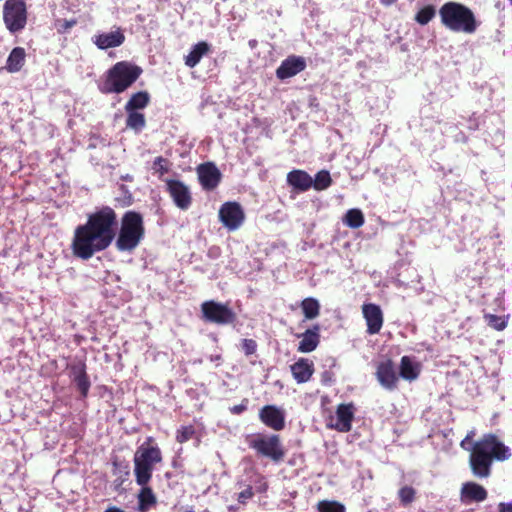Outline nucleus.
Here are the masks:
<instances>
[{"instance_id":"nucleus-1","label":"nucleus","mask_w":512,"mask_h":512,"mask_svg":"<svg viewBox=\"0 0 512 512\" xmlns=\"http://www.w3.org/2000/svg\"><path fill=\"white\" fill-rule=\"evenodd\" d=\"M117 225V214L110 206H102L90 213L87 221L74 231L71 244L73 255L88 260L106 250L115 239Z\"/></svg>"},{"instance_id":"nucleus-2","label":"nucleus","mask_w":512,"mask_h":512,"mask_svg":"<svg viewBox=\"0 0 512 512\" xmlns=\"http://www.w3.org/2000/svg\"><path fill=\"white\" fill-rule=\"evenodd\" d=\"M474 432H469L461 441L460 446L468 450L466 443L472 440ZM469 466L472 474L477 478H488L491 475L494 461L503 462L511 457V451L497 435L484 434L480 439L472 443L469 449Z\"/></svg>"},{"instance_id":"nucleus-3","label":"nucleus","mask_w":512,"mask_h":512,"mask_svg":"<svg viewBox=\"0 0 512 512\" xmlns=\"http://www.w3.org/2000/svg\"><path fill=\"white\" fill-rule=\"evenodd\" d=\"M441 23L453 32L473 34L478 28V22L473 11L466 5L449 1L439 9Z\"/></svg>"},{"instance_id":"nucleus-4","label":"nucleus","mask_w":512,"mask_h":512,"mask_svg":"<svg viewBox=\"0 0 512 512\" xmlns=\"http://www.w3.org/2000/svg\"><path fill=\"white\" fill-rule=\"evenodd\" d=\"M163 460L161 449L151 436L147 437L134 454V475L138 485L149 484L154 466Z\"/></svg>"},{"instance_id":"nucleus-5","label":"nucleus","mask_w":512,"mask_h":512,"mask_svg":"<svg viewBox=\"0 0 512 512\" xmlns=\"http://www.w3.org/2000/svg\"><path fill=\"white\" fill-rule=\"evenodd\" d=\"M144 237L145 226L142 214L134 210L126 211L121 218L120 229L115 242L117 250L132 252Z\"/></svg>"},{"instance_id":"nucleus-6","label":"nucleus","mask_w":512,"mask_h":512,"mask_svg":"<svg viewBox=\"0 0 512 512\" xmlns=\"http://www.w3.org/2000/svg\"><path fill=\"white\" fill-rule=\"evenodd\" d=\"M141 74V67L128 61L117 62L106 72L99 89L104 94H120L132 86Z\"/></svg>"},{"instance_id":"nucleus-7","label":"nucleus","mask_w":512,"mask_h":512,"mask_svg":"<svg viewBox=\"0 0 512 512\" xmlns=\"http://www.w3.org/2000/svg\"><path fill=\"white\" fill-rule=\"evenodd\" d=\"M249 448L257 455L267 457L275 463L281 462L285 457V449L278 434H255L246 437Z\"/></svg>"},{"instance_id":"nucleus-8","label":"nucleus","mask_w":512,"mask_h":512,"mask_svg":"<svg viewBox=\"0 0 512 512\" xmlns=\"http://www.w3.org/2000/svg\"><path fill=\"white\" fill-rule=\"evenodd\" d=\"M202 319L209 323L217 325H229L236 321V313L228 306L216 302L214 300H208L201 304Z\"/></svg>"},{"instance_id":"nucleus-9","label":"nucleus","mask_w":512,"mask_h":512,"mask_svg":"<svg viewBox=\"0 0 512 512\" xmlns=\"http://www.w3.org/2000/svg\"><path fill=\"white\" fill-rule=\"evenodd\" d=\"M3 20L11 33L23 30L27 24V8L23 0H7L3 7Z\"/></svg>"},{"instance_id":"nucleus-10","label":"nucleus","mask_w":512,"mask_h":512,"mask_svg":"<svg viewBox=\"0 0 512 512\" xmlns=\"http://www.w3.org/2000/svg\"><path fill=\"white\" fill-rule=\"evenodd\" d=\"M219 218L230 231L238 229L245 220V213L238 202H226L219 209Z\"/></svg>"},{"instance_id":"nucleus-11","label":"nucleus","mask_w":512,"mask_h":512,"mask_svg":"<svg viewBox=\"0 0 512 512\" xmlns=\"http://www.w3.org/2000/svg\"><path fill=\"white\" fill-rule=\"evenodd\" d=\"M167 192L174 204L181 210H187L192 204V195L189 188L180 180L167 179Z\"/></svg>"},{"instance_id":"nucleus-12","label":"nucleus","mask_w":512,"mask_h":512,"mask_svg":"<svg viewBox=\"0 0 512 512\" xmlns=\"http://www.w3.org/2000/svg\"><path fill=\"white\" fill-rule=\"evenodd\" d=\"M375 375L380 385L385 389L392 391L397 388L399 377L391 359L378 363Z\"/></svg>"},{"instance_id":"nucleus-13","label":"nucleus","mask_w":512,"mask_h":512,"mask_svg":"<svg viewBox=\"0 0 512 512\" xmlns=\"http://www.w3.org/2000/svg\"><path fill=\"white\" fill-rule=\"evenodd\" d=\"M197 175L202 188L206 191L214 190L222 178L220 170L212 162L200 164L197 167Z\"/></svg>"},{"instance_id":"nucleus-14","label":"nucleus","mask_w":512,"mask_h":512,"mask_svg":"<svg viewBox=\"0 0 512 512\" xmlns=\"http://www.w3.org/2000/svg\"><path fill=\"white\" fill-rule=\"evenodd\" d=\"M362 314L367 325L366 332L369 335L378 334L384 323V316L380 306L374 303H364L362 305Z\"/></svg>"},{"instance_id":"nucleus-15","label":"nucleus","mask_w":512,"mask_h":512,"mask_svg":"<svg viewBox=\"0 0 512 512\" xmlns=\"http://www.w3.org/2000/svg\"><path fill=\"white\" fill-rule=\"evenodd\" d=\"M259 419L265 426L275 431H281L285 427V413L275 405L263 406L259 411Z\"/></svg>"},{"instance_id":"nucleus-16","label":"nucleus","mask_w":512,"mask_h":512,"mask_svg":"<svg viewBox=\"0 0 512 512\" xmlns=\"http://www.w3.org/2000/svg\"><path fill=\"white\" fill-rule=\"evenodd\" d=\"M306 61L302 56L291 55L283 60L276 69V77L279 80L291 78L306 69Z\"/></svg>"},{"instance_id":"nucleus-17","label":"nucleus","mask_w":512,"mask_h":512,"mask_svg":"<svg viewBox=\"0 0 512 512\" xmlns=\"http://www.w3.org/2000/svg\"><path fill=\"white\" fill-rule=\"evenodd\" d=\"M354 413L355 406L352 402L339 404L336 409L337 422L333 428L339 432H349L352 429Z\"/></svg>"},{"instance_id":"nucleus-18","label":"nucleus","mask_w":512,"mask_h":512,"mask_svg":"<svg viewBox=\"0 0 512 512\" xmlns=\"http://www.w3.org/2000/svg\"><path fill=\"white\" fill-rule=\"evenodd\" d=\"M290 371L298 384L306 383L314 374V363L307 358H299L290 366Z\"/></svg>"},{"instance_id":"nucleus-19","label":"nucleus","mask_w":512,"mask_h":512,"mask_svg":"<svg viewBox=\"0 0 512 512\" xmlns=\"http://www.w3.org/2000/svg\"><path fill=\"white\" fill-rule=\"evenodd\" d=\"M320 327L314 325L311 329H307L304 333L298 334L297 337L301 338L298 345V352L310 353L314 351L320 343Z\"/></svg>"},{"instance_id":"nucleus-20","label":"nucleus","mask_w":512,"mask_h":512,"mask_svg":"<svg viewBox=\"0 0 512 512\" xmlns=\"http://www.w3.org/2000/svg\"><path fill=\"white\" fill-rule=\"evenodd\" d=\"M124 41L125 35L120 28H117V30L109 33L96 35L94 37V44L101 50L118 47L122 45Z\"/></svg>"},{"instance_id":"nucleus-21","label":"nucleus","mask_w":512,"mask_h":512,"mask_svg":"<svg viewBox=\"0 0 512 512\" xmlns=\"http://www.w3.org/2000/svg\"><path fill=\"white\" fill-rule=\"evenodd\" d=\"M287 182L295 190L305 192L312 187V177L303 170H293L287 175Z\"/></svg>"},{"instance_id":"nucleus-22","label":"nucleus","mask_w":512,"mask_h":512,"mask_svg":"<svg viewBox=\"0 0 512 512\" xmlns=\"http://www.w3.org/2000/svg\"><path fill=\"white\" fill-rule=\"evenodd\" d=\"M462 499L469 502H482L487 498L486 489L475 482H467L463 484L461 489Z\"/></svg>"},{"instance_id":"nucleus-23","label":"nucleus","mask_w":512,"mask_h":512,"mask_svg":"<svg viewBox=\"0 0 512 512\" xmlns=\"http://www.w3.org/2000/svg\"><path fill=\"white\" fill-rule=\"evenodd\" d=\"M26 52L23 47L12 49L6 60L5 69L10 73L19 72L25 64Z\"/></svg>"},{"instance_id":"nucleus-24","label":"nucleus","mask_w":512,"mask_h":512,"mask_svg":"<svg viewBox=\"0 0 512 512\" xmlns=\"http://www.w3.org/2000/svg\"><path fill=\"white\" fill-rule=\"evenodd\" d=\"M210 51V45L205 41H200L195 44L188 55L185 56V65L189 68H194L199 64L202 57L208 54Z\"/></svg>"},{"instance_id":"nucleus-25","label":"nucleus","mask_w":512,"mask_h":512,"mask_svg":"<svg viewBox=\"0 0 512 512\" xmlns=\"http://www.w3.org/2000/svg\"><path fill=\"white\" fill-rule=\"evenodd\" d=\"M421 371L419 363H414L409 356H403L400 361V376L408 381L418 378Z\"/></svg>"},{"instance_id":"nucleus-26","label":"nucleus","mask_w":512,"mask_h":512,"mask_svg":"<svg viewBox=\"0 0 512 512\" xmlns=\"http://www.w3.org/2000/svg\"><path fill=\"white\" fill-rule=\"evenodd\" d=\"M140 486L141 490L138 494V509L140 512H147L152 506L156 505L157 498L148 484Z\"/></svg>"},{"instance_id":"nucleus-27","label":"nucleus","mask_w":512,"mask_h":512,"mask_svg":"<svg viewBox=\"0 0 512 512\" xmlns=\"http://www.w3.org/2000/svg\"><path fill=\"white\" fill-rule=\"evenodd\" d=\"M150 101V95L146 91L134 93L125 104V111L144 109Z\"/></svg>"},{"instance_id":"nucleus-28","label":"nucleus","mask_w":512,"mask_h":512,"mask_svg":"<svg viewBox=\"0 0 512 512\" xmlns=\"http://www.w3.org/2000/svg\"><path fill=\"white\" fill-rule=\"evenodd\" d=\"M301 309L306 319H314L320 314V304L317 299L312 297L302 300Z\"/></svg>"},{"instance_id":"nucleus-29","label":"nucleus","mask_w":512,"mask_h":512,"mask_svg":"<svg viewBox=\"0 0 512 512\" xmlns=\"http://www.w3.org/2000/svg\"><path fill=\"white\" fill-rule=\"evenodd\" d=\"M344 222L352 229L360 228L364 224V215L359 209H350L345 214Z\"/></svg>"},{"instance_id":"nucleus-30","label":"nucleus","mask_w":512,"mask_h":512,"mask_svg":"<svg viewBox=\"0 0 512 512\" xmlns=\"http://www.w3.org/2000/svg\"><path fill=\"white\" fill-rule=\"evenodd\" d=\"M332 183L330 173L327 170H321L312 179V187L317 191L327 189Z\"/></svg>"},{"instance_id":"nucleus-31","label":"nucleus","mask_w":512,"mask_h":512,"mask_svg":"<svg viewBox=\"0 0 512 512\" xmlns=\"http://www.w3.org/2000/svg\"><path fill=\"white\" fill-rule=\"evenodd\" d=\"M316 509L318 512H346L345 506L336 500H321Z\"/></svg>"},{"instance_id":"nucleus-32","label":"nucleus","mask_w":512,"mask_h":512,"mask_svg":"<svg viewBox=\"0 0 512 512\" xmlns=\"http://www.w3.org/2000/svg\"><path fill=\"white\" fill-rule=\"evenodd\" d=\"M436 9L433 5H426L415 15V21L420 25L428 24L435 16Z\"/></svg>"},{"instance_id":"nucleus-33","label":"nucleus","mask_w":512,"mask_h":512,"mask_svg":"<svg viewBox=\"0 0 512 512\" xmlns=\"http://www.w3.org/2000/svg\"><path fill=\"white\" fill-rule=\"evenodd\" d=\"M128 116L126 119L127 128H142L145 125L144 114L137 110L126 111Z\"/></svg>"},{"instance_id":"nucleus-34","label":"nucleus","mask_w":512,"mask_h":512,"mask_svg":"<svg viewBox=\"0 0 512 512\" xmlns=\"http://www.w3.org/2000/svg\"><path fill=\"white\" fill-rule=\"evenodd\" d=\"M484 319L487 325L497 331H502L507 326V321L504 317L494 315V314H485Z\"/></svg>"},{"instance_id":"nucleus-35","label":"nucleus","mask_w":512,"mask_h":512,"mask_svg":"<svg viewBox=\"0 0 512 512\" xmlns=\"http://www.w3.org/2000/svg\"><path fill=\"white\" fill-rule=\"evenodd\" d=\"M195 433H196V430L193 425L181 426L176 431V441L180 444H183V443L189 441L190 439H192L194 437Z\"/></svg>"},{"instance_id":"nucleus-36","label":"nucleus","mask_w":512,"mask_h":512,"mask_svg":"<svg viewBox=\"0 0 512 512\" xmlns=\"http://www.w3.org/2000/svg\"><path fill=\"white\" fill-rule=\"evenodd\" d=\"M416 491L411 486H404L398 491L400 503L403 506L411 504L415 500Z\"/></svg>"},{"instance_id":"nucleus-37","label":"nucleus","mask_w":512,"mask_h":512,"mask_svg":"<svg viewBox=\"0 0 512 512\" xmlns=\"http://www.w3.org/2000/svg\"><path fill=\"white\" fill-rule=\"evenodd\" d=\"M73 382L76 384V387L79 390L81 396L84 398L87 397L91 386L88 374L82 375V377H77L73 380Z\"/></svg>"},{"instance_id":"nucleus-38","label":"nucleus","mask_w":512,"mask_h":512,"mask_svg":"<svg viewBox=\"0 0 512 512\" xmlns=\"http://www.w3.org/2000/svg\"><path fill=\"white\" fill-rule=\"evenodd\" d=\"M77 24L76 19H58L55 21V28L59 34L67 33L71 28Z\"/></svg>"},{"instance_id":"nucleus-39","label":"nucleus","mask_w":512,"mask_h":512,"mask_svg":"<svg viewBox=\"0 0 512 512\" xmlns=\"http://www.w3.org/2000/svg\"><path fill=\"white\" fill-rule=\"evenodd\" d=\"M68 369L73 377V380L77 377H82V375H86V363L85 361H78L77 363H72L68 365Z\"/></svg>"},{"instance_id":"nucleus-40","label":"nucleus","mask_w":512,"mask_h":512,"mask_svg":"<svg viewBox=\"0 0 512 512\" xmlns=\"http://www.w3.org/2000/svg\"><path fill=\"white\" fill-rule=\"evenodd\" d=\"M153 168L160 176H163L169 172V161L162 156H158L153 162Z\"/></svg>"},{"instance_id":"nucleus-41","label":"nucleus","mask_w":512,"mask_h":512,"mask_svg":"<svg viewBox=\"0 0 512 512\" xmlns=\"http://www.w3.org/2000/svg\"><path fill=\"white\" fill-rule=\"evenodd\" d=\"M257 346V342L254 339H243L241 343L242 350L246 356L254 354Z\"/></svg>"},{"instance_id":"nucleus-42","label":"nucleus","mask_w":512,"mask_h":512,"mask_svg":"<svg viewBox=\"0 0 512 512\" xmlns=\"http://www.w3.org/2000/svg\"><path fill=\"white\" fill-rule=\"evenodd\" d=\"M253 496V488L251 486H247L245 490L238 494L237 500L240 504L245 505Z\"/></svg>"},{"instance_id":"nucleus-43","label":"nucleus","mask_w":512,"mask_h":512,"mask_svg":"<svg viewBox=\"0 0 512 512\" xmlns=\"http://www.w3.org/2000/svg\"><path fill=\"white\" fill-rule=\"evenodd\" d=\"M248 402V399L244 398L240 404L230 407L229 411L231 412V414L240 415L247 410Z\"/></svg>"},{"instance_id":"nucleus-44","label":"nucleus","mask_w":512,"mask_h":512,"mask_svg":"<svg viewBox=\"0 0 512 512\" xmlns=\"http://www.w3.org/2000/svg\"><path fill=\"white\" fill-rule=\"evenodd\" d=\"M500 512H512V503H500Z\"/></svg>"},{"instance_id":"nucleus-45","label":"nucleus","mask_w":512,"mask_h":512,"mask_svg":"<svg viewBox=\"0 0 512 512\" xmlns=\"http://www.w3.org/2000/svg\"><path fill=\"white\" fill-rule=\"evenodd\" d=\"M104 512H126L117 506H109Z\"/></svg>"},{"instance_id":"nucleus-46","label":"nucleus","mask_w":512,"mask_h":512,"mask_svg":"<svg viewBox=\"0 0 512 512\" xmlns=\"http://www.w3.org/2000/svg\"><path fill=\"white\" fill-rule=\"evenodd\" d=\"M329 380H331V376L330 373L326 371L322 374V382L326 383Z\"/></svg>"},{"instance_id":"nucleus-47","label":"nucleus","mask_w":512,"mask_h":512,"mask_svg":"<svg viewBox=\"0 0 512 512\" xmlns=\"http://www.w3.org/2000/svg\"><path fill=\"white\" fill-rule=\"evenodd\" d=\"M381 2V4H383L384 6H391L392 4H394L397 0H379Z\"/></svg>"},{"instance_id":"nucleus-48","label":"nucleus","mask_w":512,"mask_h":512,"mask_svg":"<svg viewBox=\"0 0 512 512\" xmlns=\"http://www.w3.org/2000/svg\"><path fill=\"white\" fill-rule=\"evenodd\" d=\"M268 488V485L266 482H263L261 486L258 487L257 491L259 493L265 492Z\"/></svg>"},{"instance_id":"nucleus-49","label":"nucleus","mask_w":512,"mask_h":512,"mask_svg":"<svg viewBox=\"0 0 512 512\" xmlns=\"http://www.w3.org/2000/svg\"><path fill=\"white\" fill-rule=\"evenodd\" d=\"M89 147H96V144H89Z\"/></svg>"},{"instance_id":"nucleus-50","label":"nucleus","mask_w":512,"mask_h":512,"mask_svg":"<svg viewBox=\"0 0 512 512\" xmlns=\"http://www.w3.org/2000/svg\"><path fill=\"white\" fill-rule=\"evenodd\" d=\"M509 1H510V2H511V4H512V0H509Z\"/></svg>"}]
</instances>
